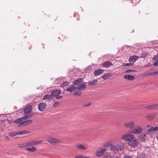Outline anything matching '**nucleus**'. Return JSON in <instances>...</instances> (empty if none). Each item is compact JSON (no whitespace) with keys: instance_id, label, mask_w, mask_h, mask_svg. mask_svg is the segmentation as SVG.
Listing matches in <instances>:
<instances>
[{"instance_id":"f257e3e1","label":"nucleus","mask_w":158,"mask_h":158,"mask_svg":"<svg viewBox=\"0 0 158 158\" xmlns=\"http://www.w3.org/2000/svg\"><path fill=\"white\" fill-rule=\"evenodd\" d=\"M110 150L114 154H116L117 152H118L123 149L124 146V144L123 143H120L116 145L114 144H110Z\"/></svg>"},{"instance_id":"f03ea898","label":"nucleus","mask_w":158,"mask_h":158,"mask_svg":"<svg viewBox=\"0 0 158 158\" xmlns=\"http://www.w3.org/2000/svg\"><path fill=\"white\" fill-rule=\"evenodd\" d=\"M82 80L81 78H79L77 79L73 82L74 85L76 86L77 89L80 91L83 90L86 87L85 84L82 83Z\"/></svg>"},{"instance_id":"7ed1b4c3","label":"nucleus","mask_w":158,"mask_h":158,"mask_svg":"<svg viewBox=\"0 0 158 158\" xmlns=\"http://www.w3.org/2000/svg\"><path fill=\"white\" fill-rule=\"evenodd\" d=\"M121 138L122 139L129 142L134 139V135L131 132V133H126L122 135Z\"/></svg>"},{"instance_id":"20e7f679","label":"nucleus","mask_w":158,"mask_h":158,"mask_svg":"<svg viewBox=\"0 0 158 158\" xmlns=\"http://www.w3.org/2000/svg\"><path fill=\"white\" fill-rule=\"evenodd\" d=\"M106 150V148H100L95 152V154L96 156L100 157L102 156Z\"/></svg>"},{"instance_id":"39448f33","label":"nucleus","mask_w":158,"mask_h":158,"mask_svg":"<svg viewBox=\"0 0 158 158\" xmlns=\"http://www.w3.org/2000/svg\"><path fill=\"white\" fill-rule=\"evenodd\" d=\"M47 140L49 143L52 144L61 143V141L60 140L53 137H49Z\"/></svg>"},{"instance_id":"423d86ee","label":"nucleus","mask_w":158,"mask_h":158,"mask_svg":"<svg viewBox=\"0 0 158 158\" xmlns=\"http://www.w3.org/2000/svg\"><path fill=\"white\" fill-rule=\"evenodd\" d=\"M142 129L140 126H137L134 127L133 129L130 131V132L132 134H139L142 132Z\"/></svg>"},{"instance_id":"0eeeda50","label":"nucleus","mask_w":158,"mask_h":158,"mask_svg":"<svg viewBox=\"0 0 158 158\" xmlns=\"http://www.w3.org/2000/svg\"><path fill=\"white\" fill-rule=\"evenodd\" d=\"M135 123L133 121L127 122L124 124V126L127 128L129 129H133L135 127Z\"/></svg>"},{"instance_id":"6e6552de","label":"nucleus","mask_w":158,"mask_h":158,"mask_svg":"<svg viewBox=\"0 0 158 158\" xmlns=\"http://www.w3.org/2000/svg\"><path fill=\"white\" fill-rule=\"evenodd\" d=\"M60 90L59 89L53 90L52 92L51 95L53 96L56 97V98L57 99H60L62 98V96H59V95L60 94Z\"/></svg>"},{"instance_id":"1a4fd4ad","label":"nucleus","mask_w":158,"mask_h":158,"mask_svg":"<svg viewBox=\"0 0 158 158\" xmlns=\"http://www.w3.org/2000/svg\"><path fill=\"white\" fill-rule=\"evenodd\" d=\"M138 144V141L136 139H134L132 141H130L128 143V145L133 148H135Z\"/></svg>"},{"instance_id":"9d476101","label":"nucleus","mask_w":158,"mask_h":158,"mask_svg":"<svg viewBox=\"0 0 158 158\" xmlns=\"http://www.w3.org/2000/svg\"><path fill=\"white\" fill-rule=\"evenodd\" d=\"M32 123V121L31 120L28 119L23 121L21 123L19 124L18 126L19 127H23L30 124L31 123Z\"/></svg>"},{"instance_id":"9b49d317","label":"nucleus","mask_w":158,"mask_h":158,"mask_svg":"<svg viewBox=\"0 0 158 158\" xmlns=\"http://www.w3.org/2000/svg\"><path fill=\"white\" fill-rule=\"evenodd\" d=\"M76 147L78 149L84 151L86 150L87 149V148L86 146H85L81 143H77L76 144Z\"/></svg>"},{"instance_id":"f8f14e48","label":"nucleus","mask_w":158,"mask_h":158,"mask_svg":"<svg viewBox=\"0 0 158 158\" xmlns=\"http://www.w3.org/2000/svg\"><path fill=\"white\" fill-rule=\"evenodd\" d=\"M46 104L45 103H41L38 105V109L40 111H43L46 109Z\"/></svg>"},{"instance_id":"ddd939ff","label":"nucleus","mask_w":158,"mask_h":158,"mask_svg":"<svg viewBox=\"0 0 158 158\" xmlns=\"http://www.w3.org/2000/svg\"><path fill=\"white\" fill-rule=\"evenodd\" d=\"M66 90L67 91L70 92H74L77 90L76 86L74 85H71L67 88Z\"/></svg>"},{"instance_id":"4468645a","label":"nucleus","mask_w":158,"mask_h":158,"mask_svg":"<svg viewBox=\"0 0 158 158\" xmlns=\"http://www.w3.org/2000/svg\"><path fill=\"white\" fill-rule=\"evenodd\" d=\"M138 57L137 56H131L129 59V61L133 64L138 58Z\"/></svg>"},{"instance_id":"2eb2a0df","label":"nucleus","mask_w":158,"mask_h":158,"mask_svg":"<svg viewBox=\"0 0 158 158\" xmlns=\"http://www.w3.org/2000/svg\"><path fill=\"white\" fill-rule=\"evenodd\" d=\"M124 78L130 81L134 80L135 79V77L134 76L130 75H127L124 76Z\"/></svg>"},{"instance_id":"dca6fc26","label":"nucleus","mask_w":158,"mask_h":158,"mask_svg":"<svg viewBox=\"0 0 158 158\" xmlns=\"http://www.w3.org/2000/svg\"><path fill=\"white\" fill-rule=\"evenodd\" d=\"M104 70L102 69L95 70L94 72V75L96 76H99L102 74Z\"/></svg>"},{"instance_id":"f3484780","label":"nucleus","mask_w":158,"mask_h":158,"mask_svg":"<svg viewBox=\"0 0 158 158\" xmlns=\"http://www.w3.org/2000/svg\"><path fill=\"white\" fill-rule=\"evenodd\" d=\"M112 65V64L111 62L106 61L103 64L102 66L104 67L109 68Z\"/></svg>"},{"instance_id":"a211bd4d","label":"nucleus","mask_w":158,"mask_h":158,"mask_svg":"<svg viewBox=\"0 0 158 158\" xmlns=\"http://www.w3.org/2000/svg\"><path fill=\"white\" fill-rule=\"evenodd\" d=\"M26 149L29 152H34L36 151L37 149L35 147L32 146L31 148H26Z\"/></svg>"},{"instance_id":"6ab92c4d","label":"nucleus","mask_w":158,"mask_h":158,"mask_svg":"<svg viewBox=\"0 0 158 158\" xmlns=\"http://www.w3.org/2000/svg\"><path fill=\"white\" fill-rule=\"evenodd\" d=\"M32 107L31 106H29L24 110V112L25 114L29 113L31 110Z\"/></svg>"},{"instance_id":"aec40b11","label":"nucleus","mask_w":158,"mask_h":158,"mask_svg":"<svg viewBox=\"0 0 158 158\" xmlns=\"http://www.w3.org/2000/svg\"><path fill=\"white\" fill-rule=\"evenodd\" d=\"M155 109H158V104L149 105V110H152Z\"/></svg>"},{"instance_id":"412c9836","label":"nucleus","mask_w":158,"mask_h":158,"mask_svg":"<svg viewBox=\"0 0 158 158\" xmlns=\"http://www.w3.org/2000/svg\"><path fill=\"white\" fill-rule=\"evenodd\" d=\"M146 134H144L143 135H140L139 138V139L142 142H144L145 141V139H146Z\"/></svg>"},{"instance_id":"4be33fe9","label":"nucleus","mask_w":158,"mask_h":158,"mask_svg":"<svg viewBox=\"0 0 158 158\" xmlns=\"http://www.w3.org/2000/svg\"><path fill=\"white\" fill-rule=\"evenodd\" d=\"M33 141L34 145L40 144L43 142V140H33Z\"/></svg>"},{"instance_id":"5701e85b","label":"nucleus","mask_w":158,"mask_h":158,"mask_svg":"<svg viewBox=\"0 0 158 158\" xmlns=\"http://www.w3.org/2000/svg\"><path fill=\"white\" fill-rule=\"evenodd\" d=\"M111 76V75L110 73H106L104 75L102 76V78L105 80L110 78Z\"/></svg>"},{"instance_id":"b1692460","label":"nucleus","mask_w":158,"mask_h":158,"mask_svg":"<svg viewBox=\"0 0 158 158\" xmlns=\"http://www.w3.org/2000/svg\"><path fill=\"white\" fill-rule=\"evenodd\" d=\"M97 82L98 80L96 79H95L93 81L89 82L88 83L89 85L93 86L96 85L97 83Z\"/></svg>"},{"instance_id":"393cba45","label":"nucleus","mask_w":158,"mask_h":158,"mask_svg":"<svg viewBox=\"0 0 158 158\" xmlns=\"http://www.w3.org/2000/svg\"><path fill=\"white\" fill-rule=\"evenodd\" d=\"M18 133V135H21L22 134H27L28 133V131H24V130H22V131H19L17 132Z\"/></svg>"},{"instance_id":"a878e982","label":"nucleus","mask_w":158,"mask_h":158,"mask_svg":"<svg viewBox=\"0 0 158 158\" xmlns=\"http://www.w3.org/2000/svg\"><path fill=\"white\" fill-rule=\"evenodd\" d=\"M156 131H158V127H151L150 129H149V132H151Z\"/></svg>"},{"instance_id":"bb28decb","label":"nucleus","mask_w":158,"mask_h":158,"mask_svg":"<svg viewBox=\"0 0 158 158\" xmlns=\"http://www.w3.org/2000/svg\"><path fill=\"white\" fill-rule=\"evenodd\" d=\"M17 135H18L17 132H12L8 133V135L11 137L15 136Z\"/></svg>"},{"instance_id":"cd10ccee","label":"nucleus","mask_w":158,"mask_h":158,"mask_svg":"<svg viewBox=\"0 0 158 158\" xmlns=\"http://www.w3.org/2000/svg\"><path fill=\"white\" fill-rule=\"evenodd\" d=\"M27 143H24L20 144L19 145V147L20 148H23L27 147Z\"/></svg>"},{"instance_id":"c85d7f7f","label":"nucleus","mask_w":158,"mask_h":158,"mask_svg":"<svg viewBox=\"0 0 158 158\" xmlns=\"http://www.w3.org/2000/svg\"><path fill=\"white\" fill-rule=\"evenodd\" d=\"M23 118H20L16 120H15L14 121V122L16 123H22V122L23 121Z\"/></svg>"},{"instance_id":"c756f323","label":"nucleus","mask_w":158,"mask_h":158,"mask_svg":"<svg viewBox=\"0 0 158 158\" xmlns=\"http://www.w3.org/2000/svg\"><path fill=\"white\" fill-rule=\"evenodd\" d=\"M27 147H30L34 145L33 140L27 143Z\"/></svg>"},{"instance_id":"7c9ffc66","label":"nucleus","mask_w":158,"mask_h":158,"mask_svg":"<svg viewBox=\"0 0 158 158\" xmlns=\"http://www.w3.org/2000/svg\"><path fill=\"white\" fill-rule=\"evenodd\" d=\"M52 98L51 96L50 95H46L43 98L44 100L50 99Z\"/></svg>"},{"instance_id":"2f4dec72","label":"nucleus","mask_w":158,"mask_h":158,"mask_svg":"<svg viewBox=\"0 0 158 158\" xmlns=\"http://www.w3.org/2000/svg\"><path fill=\"white\" fill-rule=\"evenodd\" d=\"M156 116V114H153L150 115V116H149V120H152Z\"/></svg>"},{"instance_id":"473e14b6","label":"nucleus","mask_w":158,"mask_h":158,"mask_svg":"<svg viewBox=\"0 0 158 158\" xmlns=\"http://www.w3.org/2000/svg\"><path fill=\"white\" fill-rule=\"evenodd\" d=\"M81 92L76 91L74 93V95L75 96H77V95H81Z\"/></svg>"},{"instance_id":"72a5a7b5","label":"nucleus","mask_w":158,"mask_h":158,"mask_svg":"<svg viewBox=\"0 0 158 158\" xmlns=\"http://www.w3.org/2000/svg\"><path fill=\"white\" fill-rule=\"evenodd\" d=\"M68 85V83L67 82H64L63 84L61 85V87H64Z\"/></svg>"},{"instance_id":"f704fd0d","label":"nucleus","mask_w":158,"mask_h":158,"mask_svg":"<svg viewBox=\"0 0 158 158\" xmlns=\"http://www.w3.org/2000/svg\"><path fill=\"white\" fill-rule=\"evenodd\" d=\"M91 105V103L90 102H89L88 103L84 104L83 105V107H87Z\"/></svg>"},{"instance_id":"c9c22d12","label":"nucleus","mask_w":158,"mask_h":158,"mask_svg":"<svg viewBox=\"0 0 158 158\" xmlns=\"http://www.w3.org/2000/svg\"><path fill=\"white\" fill-rule=\"evenodd\" d=\"M148 75V72H145L141 74V76L142 77H145V76H147Z\"/></svg>"},{"instance_id":"e433bc0d","label":"nucleus","mask_w":158,"mask_h":158,"mask_svg":"<svg viewBox=\"0 0 158 158\" xmlns=\"http://www.w3.org/2000/svg\"><path fill=\"white\" fill-rule=\"evenodd\" d=\"M133 64L132 63H126L125 64V66H132Z\"/></svg>"},{"instance_id":"4c0bfd02","label":"nucleus","mask_w":158,"mask_h":158,"mask_svg":"<svg viewBox=\"0 0 158 158\" xmlns=\"http://www.w3.org/2000/svg\"><path fill=\"white\" fill-rule=\"evenodd\" d=\"M74 158H83V155H78L76 156Z\"/></svg>"},{"instance_id":"58836bf2","label":"nucleus","mask_w":158,"mask_h":158,"mask_svg":"<svg viewBox=\"0 0 158 158\" xmlns=\"http://www.w3.org/2000/svg\"><path fill=\"white\" fill-rule=\"evenodd\" d=\"M133 71L135 72L136 71L135 70H134L129 69V70H127L126 71V73H129L130 72H133Z\"/></svg>"},{"instance_id":"ea45409f","label":"nucleus","mask_w":158,"mask_h":158,"mask_svg":"<svg viewBox=\"0 0 158 158\" xmlns=\"http://www.w3.org/2000/svg\"><path fill=\"white\" fill-rule=\"evenodd\" d=\"M59 105V103L58 102H56L54 104V107H56L57 106Z\"/></svg>"},{"instance_id":"a19ab883","label":"nucleus","mask_w":158,"mask_h":158,"mask_svg":"<svg viewBox=\"0 0 158 158\" xmlns=\"http://www.w3.org/2000/svg\"><path fill=\"white\" fill-rule=\"evenodd\" d=\"M28 118V117L27 116H25L23 117H22L21 118H23V121L24 120H25V119H27Z\"/></svg>"},{"instance_id":"79ce46f5","label":"nucleus","mask_w":158,"mask_h":158,"mask_svg":"<svg viewBox=\"0 0 158 158\" xmlns=\"http://www.w3.org/2000/svg\"><path fill=\"white\" fill-rule=\"evenodd\" d=\"M154 66H158V61H157L154 63Z\"/></svg>"},{"instance_id":"37998d69","label":"nucleus","mask_w":158,"mask_h":158,"mask_svg":"<svg viewBox=\"0 0 158 158\" xmlns=\"http://www.w3.org/2000/svg\"><path fill=\"white\" fill-rule=\"evenodd\" d=\"M123 158H132L131 156H124Z\"/></svg>"},{"instance_id":"c03bdc74","label":"nucleus","mask_w":158,"mask_h":158,"mask_svg":"<svg viewBox=\"0 0 158 158\" xmlns=\"http://www.w3.org/2000/svg\"><path fill=\"white\" fill-rule=\"evenodd\" d=\"M147 53H145L143 52L142 53V55L143 56V57H144L145 56H147Z\"/></svg>"},{"instance_id":"a18cd8bd","label":"nucleus","mask_w":158,"mask_h":158,"mask_svg":"<svg viewBox=\"0 0 158 158\" xmlns=\"http://www.w3.org/2000/svg\"><path fill=\"white\" fill-rule=\"evenodd\" d=\"M91 156H83V158H91Z\"/></svg>"},{"instance_id":"49530a36","label":"nucleus","mask_w":158,"mask_h":158,"mask_svg":"<svg viewBox=\"0 0 158 158\" xmlns=\"http://www.w3.org/2000/svg\"><path fill=\"white\" fill-rule=\"evenodd\" d=\"M158 74V71L156 72H154L152 73V74Z\"/></svg>"},{"instance_id":"de8ad7c7","label":"nucleus","mask_w":158,"mask_h":158,"mask_svg":"<svg viewBox=\"0 0 158 158\" xmlns=\"http://www.w3.org/2000/svg\"><path fill=\"white\" fill-rule=\"evenodd\" d=\"M104 146L105 147H108L109 146V145H104Z\"/></svg>"},{"instance_id":"09e8293b","label":"nucleus","mask_w":158,"mask_h":158,"mask_svg":"<svg viewBox=\"0 0 158 158\" xmlns=\"http://www.w3.org/2000/svg\"><path fill=\"white\" fill-rule=\"evenodd\" d=\"M143 107H145V106H144L143 105Z\"/></svg>"},{"instance_id":"8fccbe9b","label":"nucleus","mask_w":158,"mask_h":158,"mask_svg":"<svg viewBox=\"0 0 158 158\" xmlns=\"http://www.w3.org/2000/svg\"><path fill=\"white\" fill-rule=\"evenodd\" d=\"M134 2V1L133 0H132V2L133 3Z\"/></svg>"},{"instance_id":"3c124183","label":"nucleus","mask_w":158,"mask_h":158,"mask_svg":"<svg viewBox=\"0 0 158 158\" xmlns=\"http://www.w3.org/2000/svg\"><path fill=\"white\" fill-rule=\"evenodd\" d=\"M146 108H148V106H147V107H146Z\"/></svg>"},{"instance_id":"603ef678","label":"nucleus","mask_w":158,"mask_h":158,"mask_svg":"<svg viewBox=\"0 0 158 158\" xmlns=\"http://www.w3.org/2000/svg\"><path fill=\"white\" fill-rule=\"evenodd\" d=\"M148 131V130H147L146 131V132L147 133Z\"/></svg>"},{"instance_id":"864d4df0","label":"nucleus","mask_w":158,"mask_h":158,"mask_svg":"<svg viewBox=\"0 0 158 158\" xmlns=\"http://www.w3.org/2000/svg\"><path fill=\"white\" fill-rule=\"evenodd\" d=\"M137 2H136L135 3V4H137Z\"/></svg>"}]
</instances>
